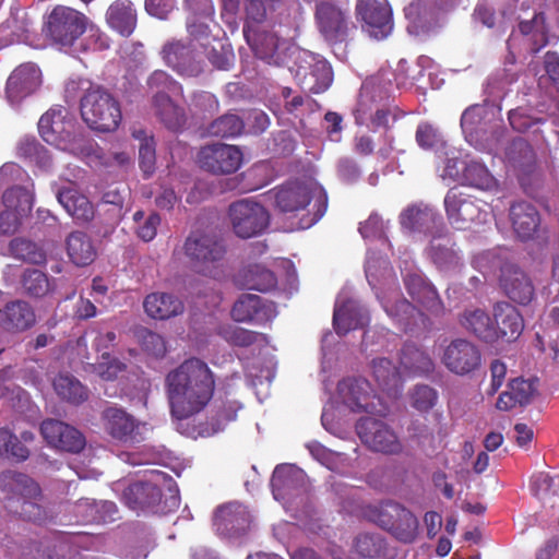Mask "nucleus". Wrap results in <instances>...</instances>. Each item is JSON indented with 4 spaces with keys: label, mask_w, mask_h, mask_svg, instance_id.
<instances>
[{
    "label": "nucleus",
    "mask_w": 559,
    "mask_h": 559,
    "mask_svg": "<svg viewBox=\"0 0 559 559\" xmlns=\"http://www.w3.org/2000/svg\"><path fill=\"white\" fill-rule=\"evenodd\" d=\"M241 404L236 400L219 401L215 405V414L211 424H201L199 426L179 428L182 435L190 438L210 437L223 430L227 424L235 420Z\"/></svg>",
    "instance_id": "obj_27"
},
{
    "label": "nucleus",
    "mask_w": 559,
    "mask_h": 559,
    "mask_svg": "<svg viewBox=\"0 0 559 559\" xmlns=\"http://www.w3.org/2000/svg\"><path fill=\"white\" fill-rule=\"evenodd\" d=\"M306 475L295 465H278L273 472L271 486L274 499L285 503L286 499L297 496L305 486Z\"/></svg>",
    "instance_id": "obj_29"
},
{
    "label": "nucleus",
    "mask_w": 559,
    "mask_h": 559,
    "mask_svg": "<svg viewBox=\"0 0 559 559\" xmlns=\"http://www.w3.org/2000/svg\"><path fill=\"white\" fill-rule=\"evenodd\" d=\"M133 221L136 225L135 233L139 238L143 241H151L155 238L160 224V217L158 214L150 213L145 215L144 212L136 211L133 214Z\"/></svg>",
    "instance_id": "obj_56"
},
{
    "label": "nucleus",
    "mask_w": 559,
    "mask_h": 559,
    "mask_svg": "<svg viewBox=\"0 0 559 559\" xmlns=\"http://www.w3.org/2000/svg\"><path fill=\"white\" fill-rule=\"evenodd\" d=\"M19 151L21 155L41 168H48L50 166V155L48 151L35 140H25L21 143Z\"/></svg>",
    "instance_id": "obj_64"
},
{
    "label": "nucleus",
    "mask_w": 559,
    "mask_h": 559,
    "mask_svg": "<svg viewBox=\"0 0 559 559\" xmlns=\"http://www.w3.org/2000/svg\"><path fill=\"white\" fill-rule=\"evenodd\" d=\"M438 401V393L429 385H416L409 392V403L412 407L420 413L430 411Z\"/></svg>",
    "instance_id": "obj_58"
},
{
    "label": "nucleus",
    "mask_w": 559,
    "mask_h": 559,
    "mask_svg": "<svg viewBox=\"0 0 559 559\" xmlns=\"http://www.w3.org/2000/svg\"><path fill=\"white\" fill-rule=\"evenodd\" d=\"M275 203L283 212L306 210L298 228L307 229L314 225L325 213L328 197L324 189L313 179L289 182L275 193Z\"/></svg>",
    "instance_id": "obj_6"
},
{
    "label": "nucleus",
    "mask_w": 559,
    "mask_h": 559,
    "mask_svg": "<svg viewBox=\"0 0 559 559\" xmlns=\"http://www.w3.org/2000/svg\"><path fill=\"white\" fill-rule=\"evenodd\" d=\"M462 179L466 185L480 190H492L497 187V180L488 168L476 160L466 164Z\"/></svg>",
    "instance_id": "obj_52"
},
{
    "label": "nucleus",
    "mask_w": 559,
    "mask_h": 559,
    "mask_svg": "<svg viewBox=\"0 0 559 559\" xmlns=\"http://www.w3.org/2000/svg\"><path fill=\"white\" fill-rule=\"evenodd\" d=\"M8 252L19 260L31 263H40L44 260L43 253L36 249V246L25 239H13L9 245Z\"/></svg>",
    "instance_id": "obj_62"
},
{
    "label": "nucleus",
    "mask_w": 559,
    "mask_h": 559,
    "mask_svg": "<svg viewBox=\"0 0 559 559\" xmlns=\"http://www.w3.org/2000/svg\"><path fill=\"white\" fill-rule=\"evenodd\" d=\"M229 219L234 233L245 239L261 235L270 224V215L264 206L250 200L231 204Z\"/></svg>",
    "instance_id": "obj_14"
},
{
    "label": "nucleus",
    "mask_w": 559,
    "mask_h": 559,
    "mask_svg": "<svg viewBox=\"0 0 559 559\" xmlns=\"http://www.w3.org/2000/svg\"><path fill=\"white\" fill-rule=\"evenodd\" d=\"M67 253L72 263L84 266L96 258V248L86 234L74 231L67 238Z\"/></svg>",
    "instance_id": "obj_45"
},
{
    "label": "nucleus",
    "mask_w": 559,
    "mask_h": 559,
    "mask_svg": "<svg viewBox=\"0 0 559 559\" xmlns=\"http://www.w3.org/2000/svg\"><path fill=\"white\" fill-rule=\"evenodd\" d=\"M378 298L381 300L385 312L395 318L397 321L403 323L405 326H408L411 318L417 312L415 307H413L405 299H397L395 302H392L390 297H382L379 293H377Z\"/></svg>",
    "instance_id": "obj_55"
},
{
    "label": "nucleus",
    "mask_w": 559,
    "mask_h": 559,
    "mask_svg": "<svg viewBox=\"0 0 559 559\" xmlns=\"http://www.w3.org/2000/svg\"><path fill=\"white\" fill-rule=\"evenodd\" d=\"M429 254L437 266L444 271L455 269L460 264V257L457 253L453 249L448 248L445 245L437 242L436 240H433L430 246Z\"/></svg>",
    "instance_id": "obj_59"
},
{
    "label": "nucleus",
    "mask_w": 559,
    "mask_h": 559,
    "mask_svg": "<svg viewBox=\"0 0 559 559\" xmlns=\"http://www.w3.org/2000/svg\"><path fill=\"white\" fill-rule=\"evenodd\" d=\"M106 22L110 28L122 36L133 33L136 25V14L130 0H116L106 12Z\"/></svg>",
    "instance_id": "obj_39"
},
{
    "label": "nucleus",
    "mask_w": 559,
    "mask_h": 559,
    "mask_svg": "<svg viewBox=\"0 0 559 559\" xmlns=\"http://www.w3.org/2000/svg\"><path fill=\"white\" fill-rule=\"evenodd\" d=\"M231 316L238 322L263 324L273 320L277 311L272 302L264 301L258 295L247 294L235 302Z\"/></svg>",
    "instance_id": "obj_25"
},
{
    "label": "nucleus",
    "mask_w": 559,
    "mask_h": 559,
    "mask_svg": "<svg viewBox=\"0 0 559 559\" xmlns=\"http://www.w3.org/2000/svg\"><path fill=\"white\" fill-rule=\"evenodd\" d=\"M357 433L370 449L383 453H397L402 445L396 433L382 420L366 417L357 424Z\"/></svg>",
    "instance_id": "obj_22"
},
{
    "label": "nucleus",
    "mask_w": 559,
    "mask_h": 559,
    "mask_svg": "<svg viewBox=\"0 0 559 559\" xmlns=\"http://www.w3.org/2000/svg\"><path fill=\"white\" fill-rule=\"evenodd\" d=\"M389 92V86L382 85L377 78L366 81L355 109L356 123L366 124L373 131L388 127L391 115L381 102L388 97Z\"/></svg>",
    "instance_id": "obj_9"
},
{
    "label": "nucleus",
    "mask_w": 559,
    "mask_h": 559,
    "mask_svg": "<svg viewBox=\"0 0 559 559\" xmlns=\"http://www.w3.org/2000/svg\"><path fill=\"white\" fill-rule=\"evenodd\" d=\"M145 312L153 319L165 320L183 311V304L166 293H153L144 300Z\"/></svg>",
    "instance_id": "obj_41"
},
{
    "label": "nucleus",
    "mask_w": 559,
    "mask_h": 559,
    "mask_svg": "<svg viewBox=\"0 0 559 559\" xmlns=\"http://www.w3.org/2000/svg\"><path fill=\"white\" fill-rule=\"evenodd\" d=\"M366 277L372 289H378L382 282H389L392 271L388 262L382 257H376L374 253L368 252L366 261Z\"/></svg>",
    "instance_id": "obj_54"
},
{
    "label": "nucleus",
    "mask_w": 559,
    "mask_h": 559,
    "mask_svg": "<svg viewBox=\"0 0 559 559\" xmlns=\"http://www.w3.org/2000/svg\"><path fill=\"white\" fill-rule=\"evenodd\" d=\"M317 20L321 33L328 40H338L346 33L347 22L344 12L329 0H322L317 5Z\"/></svg>",
    "instance_id": "obj_32"
},
{
    "label": "nucleus",
    "mask_w": 559,
    "mask_h": 559,
    "mask_svg": "<svg viewBox=\"0 0 559 559\" xmlns=\"http://www.w3.org/2000/svg\"><path fill=\"white\" fill-rule=\"evenodd\" d=\"M462 324L487 342L497 341L492 320L480 309L466 311Z\"/></svg>",
    "instance_id": "obj_49"
},
{
    "label": "nucleus",
    "mask_w": 559,
    "mask_h": 559,
    "mask_svg": "<svg viewBox=\"0 0 559 559\" xmlns=\"http://www.w3.org/2000/svg\"><path fill=\"white\" fill-rule=\"evenodd\" d=\"M236 283L247 289L267 292L275 287L276 278L264 265L249 263L238 272Z\"/></svg>",
    "instance_id": "obj_40"
},
{
    "label": "nucleus",
    "mask_w": 559,
    "mask_h": 559,
    "mask_svg": "<svg viewBox=\"0 0 559 559\" xmlns=\"http://www.w3.org/2000/svg\"><path fill=\"white\" fill-rule=\"evenodd\" d=\"M53 389L61 399L73 404H79L87 397V391L84 385L68 373H60L53 380Z\"/></svg>",
    "instance_id": "obj_50"
},
{
    "label": "nucleus",
    "mask_w": 559,
    "mask_h": 559,
    "mask_svg": "<svg viewBox=\"0 0 559 559\" xmlns=\"http://www.w3.org/2000/svg\"><path fill=\"white\" fill-rule=\"evenodd\" d=\"M416 141L421 148L425 150H443L445 142L439 131L428 122H423L416 131Z\"/></svg>",
    "instance_id": "obj_61"
},
{
    "label": "nucleus",
    "mask_w": 559,
    "mask_h": 559,
    "mask_svg": "<svg viewBox=\"0 0 559 559\" xmlns=\"http://www.w3.org/2000/svg\"><path fill=\"white\" fill-rule=\"evenodd\" d=\"M40 431L51 447L63 451L79 452L85 444V439L79 430L59 420H45Z\"/></svg>",
    "instance_id": "obj_26"
},
{
    "label": "nucleus",
    "mask_w": 559,
    "mask_h": 559,
    "mask_svg": "<svg viewBox=\"0 0 559 559\" xmlns=\"http://www.w3.org/2000/svg\"><path fill=\"white\" fill-rule=\"evenodd\" d=\"M493 111L487 106L474 105L467 108L461 118L465 140L476 150L489 154H499L501 134L499 122L492 120Z\"/></svg>",
    "instance_id": "obj_8"
},
{
    "label": "nucleus",
    "mask_w": 559,
    "mask_h": 559,
    "mask_svg": "<svg viewBox=\"0 0 559 559\" xmlns=\"http://www.w3.org/2000/svg\"><path fill=\"white\" fill-rule=\"evenodd\" d=\"M448 219L456 229H467L473 224H484L489 218L488 205L463 192L451 189L444 198Z\"/></svg>",
    "instance_id": "obj_10"
},
{
    "label": "nucleus",
    "mask_w": 559,
    "mask_h": 559,
    "mask_svg": "<svg viewBox=\"0 0 559 559\" xmlns=\"http://www.w3.org/2000/svg\"><path fill=\"white\" fill-rule=\"evenodd\" d=\"M123 502L134 511L168 513L179 507V490L166 473L152 469L146 478L129 485L122 493Z\"/></svg>",
    "instance_id": "obj_4"
},
{
    "label": "nucleus",
    "mask_w": 559,
    "mask_h": 559,
    "mask_svg": "<svg viewBox=\"0 0 559 559\" xmlns=\"http://www.w3.org/2000/svg\"><path fill=\"white\" fill-rule=\"evenodd\" d=\"M57 200L67 213L78 222H88L94 216V206L73 183L57 190Z\"/></svg>",
    "instance_id": "obj_35"
},
{
    "label": "nucleus",
    "mask_w": 559,
    "mask_h": 559,
    "mask_svg": "<svg viewBox=\"0 0 559 559\" xmlns=\"http://www.w3.org/2000/svg\"><path fill=\"white\" fill-rule=\"evenodd\" d=\"M106 431L116 440L135 444L145 440L151 428L147 423L135 419L122 408L109 407L104 412Z\"/></svg>",
    "instance_id": "obj_16"
},
{
    "label": "nucleus",
    "mask_w": 559,
    "mask_h": 559,
    "mask_svg": "<svg viewBox=\"0 0 559 559\" xmlns=\"http://www.w3.org/2000/svg\"><path fill=\"white\" fill-rule=\"evenodd\" d=\"M243 154L236 145L215 143L202 147L198 154L201 168L213 174H233L242 165Z\"/></svg>",
    "instance_id": "obj_18"
},
{
    "label": "nucleus",
    "mask_w": 559,
    "mask_h": 559,
    "mask_svg": "<svg viewBox=\"0 0 559 559\" xmlns=\"http://www.w3.org/2000/svg\"><path fill=\"white\" fill-rule=\"evenodd\" d=\"M400 364L405 376H425L435 368L432 359L425 352L413 345L404 347Z\"/></svg>",
    "instance_id": "obj_46"
},
{
    "label": "nucleus",
    "mask_w": 559,
    "mask_h": 559,
    "mask_svg": "<svg viewBox=\"0 0 559 559\" xmlns=\"http://www.w3.org/2000/svg\"><path fill=\"white\" fill-rule=\"evenodd\" d=\"M520 32L532 44V50L537 52L547 44V31L545 26V17L537 14L532 21H524L520 24Z\"/></svg>",
    "instance_id": "obj_53"
},
{
    "label": "nucleus",
    "mask_w": 559,
    "mask_h": 559,
    "mask_svg": "<svg viewBox=\"0 0 559 559\" xmlns=\"http://www.w3.org/2000/svg\"><path fill=\"white\" fill-rule=\"evenodd\" d=\"M404 281L409 295L416 301L430 310H437L439 308L437 290L419 272L414 271L406 273Z\"/></svg>",
    "instance_id": "obj_43"
},
{
    "label": "nucleus",
    "mask_w": 559,
    "mask_h": 559,
    "mask_svg": "<svg viewBox=\"0 0 559 559\" xmlns=\"http://www.w3.org/2000/svg\"><path fill=\"white\" fill-rule=\"evenodd\" d=\"M164 61L178 73L195 76L202 71L201 62L193 55V50L180 40L165 44L162 50Z\"/></svg>",
    "instance_id": "obj_30"
},
{
    "label": "nucleus",
    "mask_w": 559,
    "mask_h": 559,
    "mask_svg": "<svg viewBox=\"0 0 559 559\" xmlns=\"http://www.w3.org/2000/svg\"><path fill=\"white\" fill-rule=\"evenodd\" d=\"M41 83V73L35 63L17 67L8 79L7 97L12 105L34 93Z\"/></svg>",
    "instance_id": "obj_24"
},
{
    "label": "nucleus",
    "mask_w": 559,
    "mask_h": 559,
    "mask_svg": "<svg viewBox=\"0 0 559 559\" xmlns=\"http://www.w3.org/2000/svg\"><path fill=\"white\" fill-rule=\"evenodd\" d=\"M441 217L429 205H412L404 210L400 216L403 228L411 231L429 233L438 226Z\"/></svg>",
    "instance_id": "obj_37"
},
{
    "label": "nucleus",
    "mask_w": 559,
    "mask_h": 559,
    "mask_svg": "<svg viewBox=\"0 0 559 559\" xmlns=\"http://www.w3.org/2000/svg\"><path fill=\"white\" fill-rule=\"evenodd\" d=\"M243 129L242 120L233 114L225 115L212 122L209 133L214 136H235Z\"/></svg>",
    "instance_id": "obj_57"
},
{
    "label": "nucleus",
    "mask_w": 559,
    "mask_h": 559,
    "mask_svg": "<svg viewBox=\"0 0 559 559\" xmlns=\"http://www.w3.org/2000/svg\"><path fill=\"white\" fill-rule=\"evenodd\" d=\"M278 0H246V24L243 27V36L250 48L260 56H271L270 48L264 46V39H270L274 44V39L265 33V25L270 24L265 19Z\"/></svg>",
    "instance_id": "obj_13"
},
{
    "label": "nucleus",
    "mask_w": 559,
    "mask_h": 559,
    "mask_svg": "<svg viewBox=\"0 0 559 559\" xmlns=\"http://www.w3.org/2000/svg\"><path fill=\"white\" fill-rule=\"evenodd\" d=\"M537 391L535 380L515 378L510 381L508 390L500 394L496 403L499 411H510L516 406H523L532 401Z\"/></svg>",
    "instance_id": "obj_36"
},
{
    "label": "nucleus",
    "mask_w": 559,
    "mask_h": 559,
    "mask_svg": "<svg viewBox=\"0 0 559 559\" xmlns=\"http://www.w3.org/2000/svg\"><path fill=\"white\" fill-rule=\"evenodd\" d=\"M0 456L25 460L28 450L8 429H0Z\"/></svg>",
    "instance_id": "obj_63"
},
{
    "label": "nucleus",
    "mask_w": 559,
    "mask_h": 559,
    "mask_svg": "<svg viewBox=\"0 0 559 559\" xmlns=\"http://www.w3.org/2000/svg\"><path fill=\"white\" fill-rule=\"evenodd\" d=\"M64 97L73 103L80 98L81 116L92 129L109 132L116 130L120 123L121 110L116 98L87 79H70L66 83Z\"/></svg>",
    "instance_id": "obj_2"
},
{
    "label": "nucleus",
    "mask_w": 559,
    "mask_h": 559,
    "mask_svg": "<svg viewBox=\"0 0 559 559\" xmlns=\"http://www.w3.org/2000/svg\"><path fill=\"white\" fill-rule=\"evenodd\" d=\"M132 138L139 141V164L145 176L155 171L156 154L155 142L151 133L142 128L132 129Z\"/></svg>",
    "instance_id": "obj_48"
},
{
    "label": "nucleus",
    "mask_w": 559,
    "mask_h": 559,
    "mask_svg": "<svg viewBox=\"0 0 559 559\" xmlns=\"http://www.w3.org/2000/svg\"><path fill=\"white\" fill-rule=\"evenodd\" d=\"M153 106L156 116L159 117L166 128L178 130L183 126L186 121L185 112L173 103L169 95H154Z\"/></svg>",
    "instance_id": "obj_47"
},
{
    "label": "nucleus",
    "mask_w": 559,
    "mask_h": 559,
    "mask_svg": "<svg viewBox=\"0 0 559 559\" xmlns=\"http://www.w3.org/2000/svg\"><path fill=\"white\" fill-rule=\"evenodd\" d=\"M34 183L26 171L14 163L0 168V233L17 230L33 207Z\"/></svg>",
    "instance_id": "obj_3"
},
{
    "label": "nucleus",
    "mask_w": 559,
    "mask_h": 559,
    "mask_svg": "<svg viewBox=\"0 0 559 559\" xmlns=\"http://www.w3.org/2000/svg\"><path fill=\"white\" fill-rule=\"evenodd\" d=\"M501 287L510 299L525 305L534 296V286L530 277L519 267L509 265L502 269Z\"/></svg>",
    "instance_id": "obj_31"
},
{
    "label": "nucleus",
    "mask_w": 559,
    "mask_h": 559,
    "mask_svg": "<svg viewBox=\"0 0 559 559\" xmlns=\"http://www.w3.org/2000/svg\"><path fill=\"white\" fill-rule=\"evenodd\" d=\"M34 322L35 314L26 302L14 301L0 310V325L8 331H23Z\"/></svg>",
    "instance_id": "obj_42"
},
{
    "label": "nucleus",
    "mask_w": 559,
    "mask_h": 559,
    "mask_svg": "<svg viewBox=\"0 0 559 559\" xmlns=\"http://www.w3.org/2000/svg\"><path fill=\"white\" fill-rule=\"evenodd\" d=\"M372 373L379 388L389 396L395 397L399 393L403 368L399 369L388 358H379L372 362Z\"/></svg>",
    "instance_id": "obj_44"
},
{
    "label": "nucleus",
    "mask_w": 559,
    "mask_h": 559,
    "mask_svg": "<svg viewBox=\"0 0 559 559\" xmlns=\"http://www.w3.org/2000/svg\"><path fill=\"white\" fill-rule=\"evenodd\" d=\"M338 397L352 412L382 414L386 411L382 399L371 394L370 384L362 378H348L340 382Z\"/></svg>",
    "instance_id": "obj_15"
},
{
    "label": "nucleus",
    "mask_w": 559,
    "mask_h": 559,
    "mask_svg": "<svg viewBox=\"0 0 559 559\" xmlns=\"http://www.w3.org/2000/svg\"><path fill=\"white\" fill-rule=\"evenodd\" d=\"M510 222L515 235L520 239L526 240L537 233L540 219L533 205L520 202L511 206Z\"/></svg>",
    "instance_id": "obj_38"
},
{
    "label": "nucleus",
    "mask_w": 559,
    "mask_h": 559,
    "mask_svg": "<svg viewBox=\"0 0 559 559\" xmlns=\"http://www.w3.org/2000/svg\"><path fill=\"white\" fill-rule=\"evenodd\" d=\"M87 17L71 8L57 7L48 16L46 31L55 45L60 48L71 47L86 31Z\"/></svg>",
    "instance_id": "obj_11"
},
{
    "label": "nucleus",
    "mask_w": 559,
    "mask_h": 559,
    "mask_svg": "<svg viewBox=\"0 0 559 559\" xmlns=\"http://www.w3.org/2000/svg\"><path fill=\"white\" fill-rule=\"evenodd\" d=\"M39 134L45 142L79 157H87L94 152V143L82 134H74V121L69 110L55 106L41 116L38 122Z\"/></svg>",
    "instance_id": "obj_7"
},
{
    "label": "nucleus",
    "mask_w": 559,
    "mask_h": 559,
    "mask_svg": "<svg viewBox=\"0 0 559 559\" xmlns=\"http://www.w3.org/2000/svg\"><path fill=\"white\" fill-rule=\"evenodd\" d=\"M187 29L193 40L200 43L204 53L214 67L229 69L234 63V53L229 45L210 37V23L214 14L212 0H185Z\"/></svg>",
    "instance_id": "obj_5"
},
{
    "label": "nucleus",
    "mask_w": 559,
    "mask_h": 559,
    "mask_svg": "<svg viewBox=\"0 0 559 559\" xmlns=\"http://www.w3.org/2000/svg\"><path fill=\"white\" fill-rule=\"evenodd\" d=\"M356 11L369 36L383 39L392 32V11L386 0H357Z\"/></svg>",
    "instance_id": "obj_20"
},
{
    "label": "nucleus",
    "mask_w": 559,
    "mask_h": 559,
    "mask_svg": "<svg viewBox=\"0 0 559 559\" xmlns=\"http://www.w3.org/2000/svg\"><path fill=\"white\" fill-rule=\"evenodd\" d=\"M504 157L509 163L522 167L533 163L534 152L524 139L518 138L507 148Z\"/></svg>",
    "instance_id": "obj_60"
},
{
    "label": "nucleus",
    "mask_w": 559,
    "mask_h": 559,
    "mask_svg": "<svg viewBox=\"0 0 559 559\" xmlns=\"http://www.w3.org/2000/svg\"><path fill=\"white\" fill-rule=\"evenodd\" d=\"M215 379L212 370L203 360L190 358L170 370L165 378V392L171 416L182 421L202 412L212 400Z\"/></svg>",
    "instance_id": "obj_1"
},
{
    "label": "nucleus",
    "mask_w": 559,
    "mask_h": 559,
    "mask_svg": "<svg viewBox=\"0 0 559 559\" xmlns=\"http://www.w3.org/2000/svg\"><path fill=\"white\" fill-rule=\"evenodd\" d=\"M296 60L299 61L297 68L290 69L295 72V78L301 87L311 93H321L328 90L333 80V73L330 64L319 55L310 51L294 49Z\"/></svg>",
    "instance_id": "obj_12"
},
{
    "label": "nucleus",
    "mask_w": 559,
    "mask_h": 559,
    "mask_svg": "<svg viewBox=\"0 0 559 559\" xmlns=\"http://www.w3.org/2000/svg\"><path fill=\"white\" fill-rule=\"evenodd\" d=\"M492 322L497 340H516L524 328L522 316L515 307L508 302H499L495 306Z\"/></svg>",
    "instance_id": "obj_33"
},
{
    "label": "nucleus",
    "mask_w": 559,
    "mask_h": 559,
    "mask_svg": "<svg viewBox=\"0 0 559 559\" xmlns=\"http://www.w3.org/2000/svg\"><path fill=\"white\" fill-rule=\"evenodd\" d=\"M265 33L267 36L274 39V44L270 39H264V46L270 48L271 56H260L257 51L252 50L254 55L265 60L270 64H284L287 61V58L295 57L294 49H298L297 47L290 45L286 40H281L277 35L271 29V24L265 25Z\"/></svg>",
    "instance_id": "obj_51"
},
{
    "label": "nucleus",
    "mask_w": 559,
    "mask_h": 559,
    "mask_svg": "<svg viewBox=\"0 0 559 559\" xmlns=\"http://www.w3.org/2000/svg\"><path fill=\"white\" fill-rule=\"evenodd\" d=\"M5 488L10 499L21 502L20 512L29 520L39 519V501L41 491L39 486L27 475L10 474L5 476Z\"/></svg>",
    "instance_id": "obj_21"
},
{
    "label": "nucleus",
    "mask_w": 559,
    "mask_h": 559,
    "mask_svg": "<svg viewBox=\"0 0 559 559\" xmlns=\"http://www.w3.org/2000/svg\"><path fill=\"white\" fill-rule=\"evenodd\" d=\"M369 321L367 311L353 299L347 289L337 296L333 316V325L337 334H346L350 330L364 328Z\"/></svg>",
    "instance_id": "obj_23"
},
{
    "label": "nucleus",
    "mask_w": 559,
    "mask_h": 559,
    "mask_svg": "<svg viewBox=\"0 0 559 559\" xmlns=\"http://www.w3.org/2000/svg\"><path fill=\"white\" fill-rule=\"evenodd\" d=\"M439 12L437 0H413L405 8L408 33L418 36L429 32L436 25Z\"/></svg>",
    "instance_id": "obj_28"
},
{
    "label": "nucleus",
    "mask_w": 559,
    "mask_h": 559,
    "mask_svg": "<svg viewBox=\"0 0 559 559\" xmlns=\"http://www.w3.org/2000/svg\"><path fill=\"white\" fill-rule=\"evenodd\" d=\"M250 523V513L238 502H231L217 509L214 515V525L221 534H239Z\"/></svg>",
    "instance_id": "obj_34"
},
{
    "label": "nucleus",
    "mask_w": 559,
    "mask_h": 559,
    "mask_svg": "<svg viewBox=\"0 0 559 559\" xmlns=\"http://www.w3.org/2000/svg\"><path fill=\"white\" fill-rule=\"evenodd\" d=\"M443 366L452 373L465 376L480 366V354L476 346L464 338H455L444 345L440 353Z\"/></svg>",
    "instance_id": "obj_19"
},
{
    "label": "nucleus",
    "mask_w": 559,
    "mask_h": 559,
    "mask_svg": "<svg viewBox=\"0 0 559 559\" xmlns=\"http://www.w3.org/2000/svg\"><path fill=\"white\" fill-rule=\"evenodd\" d=\"M185 252L195 271L210 274L214 264L224 257L225 248L212 236L193 234L186 240Z\"/></svg>",
    "instance_id": "obj_17"
}]
</instances>
